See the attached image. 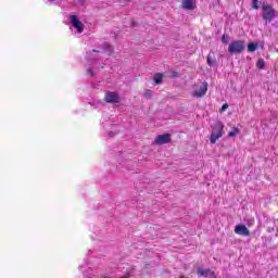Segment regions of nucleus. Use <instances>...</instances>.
<instances>
[{"instance_id":"nucleus-1","label":"nucleus","mask_w":278,"mask_h":278,"mask_svg":"<svg viewBox=\"0 0 278 278\" xmlns=\"http://www.w3.org/2000/svg\"><path fill=\"white\" fill-rule=\"evenodd\" d=\"M225 135V125L220 122L217 121L213 124L212 126V132H211V143L216 144L217 140H220Z\"/></svg>"},{"instance_id":"nucleus-2","label":"nucleus","mask_w":278,"mask_h":278,"mask_svg":"<svg viewBox=\"0 0 278 278\" xmlns=\"http://www.w3.org/2000/svg\"><path fill=\"white\" fill-rule=\"evenodd\" d=\"M207 92V83H197L193 85L192 97L195 99H201L205 97Z\"/></svg>"},{"instance_id":"nucleus-3","label":"nucleus","mask_w":278,"mask_h":278,"mask_svg":"<svg viewBox=\"0 0 278 278\" xmlns=\"http://www.w3.org/2000/svg\"><path fill=\"white\" fill-rule=\"evenodd\" d=\"M262 8H263L262 18H264V21H268V23H271L273 18H276L277 16V11H275L273 9V5L270 4H264Z\"/></svg>"},{"instance_id":"nucleus-4","label":"nucleus","mask_w":278,"mask_h":278,"mask_svg":"<svg viewBox=\"0 0 278 278\" xmlns=\"http://www.w3.org/2000/svg\"><path fill=\"white\" fill-rule=\"evenodd\" d=\"M244 41L242 40H235L230 42L228 47L229 53H242L244 51Z\"/></svg>"},{"instance_id":"nucleus-5","label":"nucleus","mask_w":278,"mask_h":278,"mask_svg":"<svg viewBox=\"0 0 278 278\" xmlns=\"http://www.w3.org/2000/svg\"><path fill=\"white\" fill-rule=\"evenodd\" d=\"M70 22L72 26L77 29L78 34L84 33V23L77 18V15H70Z\"/></svg>"},{"instance_id":"nucleus-6","label":"nucleus","mask_w":278,"mask_h":278,"mask_svg":"<svg viewBox=\"0 0 278 278\" xmlns=\"http://www.w3.org/2000/svg\"><path fill=\"white\" fill-rule=\"evenodd\" d=\"M105 103H118L121 101V96L115 91H106L104 96Z\"/></svg>"},{"instance_id":"nucleus-7","label":"nucleus","mask_w":278,"mask_h":278,"mask_svg":"<svg viewBox=\"0 0 278 278\" xmlns=\"http://www.w3.org/2000/svg\"><path fill=\"white\" fill-rule=\"evenodd\" d=\"M235 233H237L238 236H245V237L251 236V231L249 230V228H247L245 225H237L235 227Z\"/></svg>"},{"instance_id":"nucleus-8","label":"nucleus","mask_w":278,"mask_h":278,"mask_svg":"<svg viewBox=\"0 0 278 278\" xmlns=\"http://www.w3.org/2000/svg\"><path fill=\"white\" fill-rule=\"evenodd\" d=\"M168 142H170V135L169 134L159 135L155 138V143L156 144H168Z\"/></svg>"},{"instance_id":"nucleus-9","label":"nucleus","mask_w":278,"mask_h":278,"mask_svg":"<svg viewBox=\"0 0 278 278\" xmlns=\"http://www.w3.org/2000/svg\"><path fill=\"white\" fill-rule=\"evenodd\" d=\"M184 10H194V0H182Z\"/></svg>"},{"instance_id":"nucleus-10","label":"nucleus","mask_w":278,"mask_h":278,"mask_svg":"<svg viewBox=\"0 0 278 278\" xmlns=\"http://www.w3.org/2000/svg\"><path fill=\"white\" fill-rule=\"evenodd\" d=\"M153 79H154V83H155L156 85H160V84H162V83L164 81V74H162V73H156V74H154Z\"/></svg>"},{"instance_id":"nucleus-11","label":"nucleus","mask_w":278,"mask_h":278,"mask_svg":"<svg viewBox=\"0 0 278 278\" xmlns=\"http://www.w3.org/2000/svg\"><path fill=\"white\" fill-rule=\"evenodd\" d=\"M102 49L104 51H106V53H109V55H112V53H114V48L110 43H108V42H104L102 45Z\"/></svg>"},{"instance_id":"nucleus-12","label":"nucleus","mask_w":278,"mask_h":278,"mask_svg":"<svg viewBox=\"0 0 278 278\" xmlns=\"http://www.w3.org/2000/svg\"><path fill=\"white\" fill-rule=\"evenodd\" d=\"M197 273H198V277H207V275H210V269L199 267Z\"/></svg>"},{"instance_id":"nucleus-13","label":"nucleus","mask_w":278,"mask_h":278,"mask_svg":"<svg viewBox=\"0 0 278 278\" xmlns=\"http://www.w3.org/2000/svg\"><path fill=\"white\" fill-rule=\"evenodd\" d=\"M94 53H101L99 50H92L91 52L87 53L86 60H89L90 62H93L96 60Z\"/></svg>"},{"instance_id":"nucleus-14","label":"nucleus","mask_w":278,"mask_h":278,"mask_svg":"<svg viewBox=\"0 0 278 278\" xmlns=\"http://www.w3.org/2000/svg\"><path fill=\"white\" fill-rule=\"evenodd\" d=\"M238 134H240V129L238 127H233L232 131L228 132V138H236Z\"/></svg>"},{"instance_id":"nucleus-15","label":"nucleus","mask_w":278,"mask_h":278,"mask_svg":"<svg viewBox=\"0 0 278 278\" xmlns=\"http://www.w3.org/2000/svg\"><path fill=\"white\" fill-rule=\"evenodd\" d=\"M248 51L249 53H253L254 51H257V43H249Z\"/></svg>"},{"instance_id":"nucleus-16","label":"nucleus","mask_w":278,"mask_h":278,"mask_svg":"<svg viewBox=\"0 0 278 278\" xmlns=\"http://www.w3.org/2000/svg\"><path fill=\"white\" fill-rule=\"evenodd\" d=\"M257 68H260L261 71L264 70V66H266V62L264 61V59H260L256 63Z\"/></svg>"},{"instance_id":"nucleus-17","label":"nucleus","mask_w":278,"mask_h":278,"mask_svg":"<svg viewBox=\"0 0 278 278\" xmlns=\"http://www.w3.org/2000/svg\"><path fill=\"white\" fill-rule=\"evenodd\" d=\"M253 10H260V0H252Z\"/></svg>"},{"instance_id":"nucleus-18","label":"nucleus","mask_w":278,"mask_h":278,"mask_svg":"<svg viewBox=\"0 0 278 278\" xmlns=\"http://www.w3.org/2000/svg\"><path fill=\"white\" fill-rule=\"evenodd\" d=\"M144 97H146L147 99H151V97H153V91H152L151 89H147V90L144 91Z\"/></svg>"},{"instance_id":"nucleus-19","label":"nucleus","mask_w":278,"mask_h":278,"mask_svg":"<svg viewBox=\"0 0 278 278\" xmlns=\"http://www.w3.org/2000/svg\"><path fill=\"white\" fill-rule=\"evenodd\" d=\"M228 109H229V104L225 103V104L220 108L219 112H225V111L228 110Z\"/></svg>"},{"instance_id":"nucleus-20","label":"nucleus","mask_w":278,"mask_h":278,"mask_svg":"<svg viewBox=\"0 0 278 278\" xmlns=\"http://www.w3.org/2000/svg\"><path fill=\"white\" fill-rule=\"evenodd\" d=\"M87 75H89L90 77H94V72L92 71V68L87 70Z\"/></svg>"},{"instance_id":"nucleus-21","label":"nucleus","mask_w":278,"mask_h":278,"mask_svg":"<svg viewBox=\"0 0 278 278\" xmlns=\"http://www.w3.org/2000/svg\"><path fill=\"white\" fill-rule=\"evenodd\" d=\"M172 77H179V74L177 72H172Z\"/></svg>"},{"instance_id":"nucleus-22","label":"nucleus","mask_w":278,"mask_h":278,"mask_svg":"<svg viewBox=\"0 0 278 278\" xmlns=\"http://www.w3.org/2000/svg\"><path fill=\"white\" fill-rule=\"evenodd\" d=\"M206 64H210V54L206 55Z\"/></svg>"},{"instance_id":"nucleus-23","label":"nucleus","mask_w":278,"mask_h":278,"mask_svg":"<svg viewBox=\"0 0 278 278\" xmlns=\"http://www.w3.org/2000/svg\"><path fill=\"white\" fill-rule=\"evenodd\" d=\"M109 136L110 138L114 137V132L113 131L109 132Z\"/></svg>"},{"instance_id":"nucleus-24","label":"nucleus","mask_w":278,"mask_h":278,"mask_svg":"<svg viewBox=\"0 0 278 278\" xmlns=\"http://www.w3.org/2000/svg\"><path fill=\"white\" fill-rule=\"evenodd\" d=\"M131 25H132V27H136V23L135 22H131Z\"/></svg>"},{"instance_id":"nucleus-25","label":"nucleus","mask_w":278,"mask_h":278,"mask_svg":"<svg viewBox=\"0 0 278 278\" xmlns=\"http://www.w3.org/2000/svg\"><path fill=\"white\" fill-rule=\"evenodd\" d=\"M210 277H211V278H213V277H214V274H213V273H211V274H210Z\"/></svg>"},{"instance_id":"nucleus-26","label":"nucleus","mask_w":278,"mask_h":278,"mask_svg":"<svg viewBox=\"0 0 278 278\" xmlns=\"http://www.w3.org/2000/svg\"><path fill=\"white\" fill-rule=\"evenodd\" d=\"M122 278H129V276H123Z\"/></svg>"},{"instance_id":"nucleus-27","label":"nucleus","mask_w":278,"mask_h":278,"mask_svg":"<svg viewBox=\"0 0 278 278\" xmlns=\"http://www.w3.org/2000/svg\"><path fill=\"white\" fill-rule=\"evenodd\" d=\"M222 40L225 41V37H223Z\"/></svg>"},{"instance_id":"nucleus-28","label":"nucleus","mask_w":278,"mask_h":278,"mask_svg":"<svg viewBox=\"0 0 278 278\" xmlns=\"http://www.w3.org/2000/svg\"><path fill=\"white\" fill-rule=\"evenodd\" d=\"M49 1L53 2V1H55V0H49Z\"/></svg>"}]
</instances>
